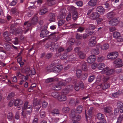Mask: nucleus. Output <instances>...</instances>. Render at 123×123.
<instances>
[{
  "mask_svg": "<svg viewBox=\"0 0 123 123\" xmlns=\"http://www.w3.org/2000/svg\"><path fill=\"white\" fill-rule=\"evenodd\" d=\"M38 18L37 17L35 16L32 18L31 21H27L25 22L23 27L26 29L25 33H26L29 31L32 25L36 23L38 21Z\"/></svg>",
  "mask_w": 123,
  "mask_h": 123,
  "instance_id": "1",
  "label": "nucleus"
},
{
  "mask_svg": "<svg viewBox=\"0 0 123 123\" xmlns=\"http://www.w3.org/2000/svg\"><path fill=\"white\" fill-rule=\"evenodd\" d=\"M22 72L24 73L27 74V75L32 78V76L35 75L36 73L35 69L32 68L30 69V67L29 66H26L23 68L22 70Z\"/></svg>",
  "mask_w": 123,
  "mask_h": 123,
  "instance_id": "2",
  "label": "nucleus"
},
{
  "mask_svg": "<svg viewBox=\"0 0 123 123\" xmlns=\"http://www.w3.org/2000/svg\"><path fill=\"white\" fill-rule=\"evenodd\" d=\"M75 109L72 110L71 113L69 115L70 117L72 118V122L71 123H79L78 121L80 120L81 117L79 115H76Z\"/></svg>",
  "mask_w": 123,
  "mask_h": 123,
  "instance_id": "3",
  "label": "nucleus"
},
{
  "mask_svg": "<svg viewBox=\"0 0 123 123\" xmlns=\"http://www.w3.org/2000/svg\"><path fill=\"white\" fill-rule=\"evenodd\" d=\"M32 107L31 105L29 104V102L26 101L24 103V106L22 109L26 111V113L28 115H30L32 112Z\"/></svg>",
  "mask_w": 123,
  "mask_h": 123,
  "instance_id": "4",
  "label": "nucleus"
},
{
  "mask_svg": "<svg viewBox=\"0 0 123 123\" xmlns=\"http://www.w3.org/2000/svg\"><path fill=\"white\" fill-rule=\"evenodd\" d=\"M52 95L54 98H57L59 101H65L67 99L66 96L64 95H59V93L57 92H53L52 93Z\"/></svg>",
  "mask_w": 123,
  "mask_h": 123,
  "instance_id": "5",
  "label": "nucleus"
},
{
  "mask_svg": "<svg viewBox=\"0 0 123 123\" xmlns=\"http://www.w3.org/2000/svg\"><path fill=\"white\" fill-rule=\"evenodd\" d=\"M17 76L20 79L18 83V84L20 85H21L24 82H25L26 80H28L29 76V75H27L25 76L20 72L18 73L17 74Z\"/></svg>",
  "mask_w": 123,
  "mask_h": 123,
  "instance_id": "6",
  "label": "nucleus"
},
{
  "mask_svg": "<svg viewBox=\"0 0 123 123\" xmlns=\"http://www.w3.org/2000/svg\"><path fill=\"white\" fill-rule=\"evenodd\" d=\"M93 109V107H91L88 110L87 114L88 116H87V115L86 114V110H85L86 118L87 123H90L91 121H92L91 118L92 116Z\"/></svg>",
  "mask_w": 123,
  "mask_h": 123,
  "instance_id": "7",
  "label": "nucleus"
},
{
  "mask_svg": "<svg viewBox=\"0 0 123 123\" xmlns=\"http://www.w3.org/2000/svg\"><path fill=\"white\" fill-rule=\"evenodd\" d=\"M41 100L40 99L37 100L36 99H34L33 101V106L35 107L36 111H38L41 106Z\"/></svg>",
  "mask_w": 123,
  "mask_h": 123,
  "instance_id": "8",
  "label": "nucleus"
},
{
  "mask_svg": "<svg viewBox=\"0 0 123 123\" xmlns=\"http://www.w3.org/2000/svg\"><path fill=\"white\" fill-rule=\"evenodd\" d=\"M118 56V53L117 52H114L108 54L107 56L109 59L114 60Z\"/></svg>",
  "mask_w": 123,
  "mask_h": 123,
  "instance_id": "9",
  "label": "nucleus"
},
{
  "mask_svg": "<svg viewBox=\"0 0 123 123\" xmlns=\"http://www.w3.org/2000/svg\"><path fill=\"white\" fill-rule=\"evenodd\" d=\"M84 87V84L81 81L79 82V84H75L74 88L76 91H78L80 88L81 89H83Z\"/></svg>",
  "mask_w": 123,
  "mask_h": 123,
  "instance_id": "10",
  "label": "nucleus"
},
{
  "mask_svg": "<svg viewBox=\"0 0 123 123\" xmlns=\"http://www.w3.org/2000/svg\"><path fill=\"white\" fill-rule=\"evenodd\" d=\"M119 18H113L109 21V24L113 26L117 25L119 22Z\"/></svg>",
  "mask_w": 123,
  "mask_h": 123,
  "instance_id": "11",
  "label": "nucleus"
},
{
  "mask_svg": "<svg viewBox=\"0 0 123 123\" xmlns=\"http://www.w3.org/2000/svg\"><path fill=\"white\" fill-rule=\"evenodd\" d=\"M63 68V67L62 65H57L56 66H54L53 71L54 72L57 73L60 72Z\"/></svg>",
  "mask_w": 123,
  "mask_h": 123,
  "instance_id": "12",
  "label": "nucleus"
},
{
  "mask_svg": "<svg viewBox=\"0 0 123 123\" xmlns=\"http://www.w3.org/2000/svg\"><path fill=\"white\" fill-rule=\"evenodd\" d=\"M99 16V14L97 11L92 12L89 16L90 18L93 20L96 19L98 18Z\"/></svg>",
  "mask_w": 123,
  "mask_h": 123,
  "instance_id": "13",
  "label": "nucleus"
},
{
  "mask_svg": "<svg viewBox=\"0 0 123 123\" xmlns=\"http://www.w3.org/2000/svg\"><path fill=\"white\" fill-rule=\"evenodd\" d=\"M104 72L107 75L113 74L115 73V69H110L109 68H107L103 69Z\"/></svg>",
  "mask_w": 123,
  "mask_h": 123,
  "instance_id": "14",
  "label": "nucleus"
},
{
  "mask_svg": "<svg viewBox=\"0 0 123 123\" xmlns=\"http://www.w3.org/2000/svg\"><path fill=\"white\" fill-rule=\"evenodd\" d=\"M122 60L120 59H117L114 62V64H116V66L120 68L123 66V63H122Z\"/></svg>",
  "mask_w": 123,
  "mask_h": 123,
  "instance_id": "15",
  "label": "nucleus"
},
{
  "mask_svg": "<svg viewBox=\"0 0 123 123\" xmlns=\"http://www.w3.org/2000/svg\"><path fill=\"white\" fill-rule=\"evenodd\" d=\"M49 32L47 30H41L40 34V37L42 38H43L49 36Z\"/></svg>",
  "mask_w": 123,
  "mask_h": 123,
  "instance_id": "16",
  "label": "nucleus"
},
{
  "mask_svg": "<svg viewBox=\"0 0 123 123\" xmlns=\"http://www.w3.org/2000/svg\"><path fill=\"white\" fill-rule=\"evenodd\" d=\"M110 86L109 83H103L102 84L99 85L98 86H99L101 87L103 90H105L109 88Z\"/></svg>",
  "mask_w": 123,
  "mask_h": 123,
  "instance_id": "17",
  "label": "nucleus"
},
{
  "mask_svg": "<svg viewBox=\"0 0 123 123\" xmlns=\"http://www.w3.org/2000/svg\"><path fill=\"white\" fill-rule=\"evenodd\" d=\"M96 59V57L95 55H91L88 58L87 61L88 63L91 64L95 61Z\"/></svg>",
  "mask_w": 123,
  "mask_h": 123,
  "instance_id": "18",
  "label": "nucleus"
},
{
  "mask_svg": "<svg viewBox=\"0 0 123 123\" xmlns=\"http://www.w3.org/2000/svg\"><path fill=\"white\" fill-rule=\"evenodd\" d=\"M109 47V45L108 43H106L104 44L103 45L101 46L100 45L96 46L97 48L99 49L100 48L103 50H106Z\"/></svg>",
  "mask_w": 123,
  "mask_h": 123,
  "instance_id": "19",
  "label": "nucleus"
},
{
  "mask_svg": "<svg viewBox=\"0 0 123 123\" xmlns=\"http://www.w3.org/2000/svg\"><path fill=\"white\" fill-rule=\"evenodd\" d=\"M51 34L49 35V37L50 38L55 39L56 41L58 40L59 38V37L58 36H56V34H57V32H54L52 33H50Z\"/></svg>",
  "mask_w": 123,
  "mask_h": 123,
  "instance_id": "20",
  "label": "nucleus"
},
{
  "mask_svg": "<svg viewBox=\"0 0 123 123\" xmlns=\"http://www.w3.org/2000/svg\"><path fill=\"white\" fill-rule=\"evenodd\" d=\"M72 79V78L70 77L67 78L65 80L59 82V84L62 85L63 86H65L67 84L71 82Z\"/></svg>",
  "mask_w": 123,
  "mask_h": 123,
  "instance_id": "21",
  "label": "nucleus"
},
{
  "mask_svg": "<svg viewBox=\"0 0 123 123\" xmlns=\"http://www.w3.org/2000/svg\"><path fill=\"white\" fill-rule=\"evenodd\" d=\"M48 11V9L45 6H42L40 9L39 14L40 15H43L47 12Z\"/></svg>",
  "mask_w": 123,
  "mask_h": 123,
  "instance_id": "22",
  "label": "nucleus"
},
{
  "mask_svg": "<svg viewBox=\"0 0 123 123\" xmlns=\"http://www.w3.org/2000/svg\"><path fill=\"white\" fill-rule=\"evenodd\" d=\"M23 101L21 100L17 99L15 101L14 105L15 106H20L21 107L23 105Z\"/></svg>",
  "mask_w": 123,
  "mask_h": 123,
  "instance_id": "23",
  "label": "nucleus"
},
{
  "mask_svg": "<svg viewBox=\"0 0 123 123\" xmlns=\"http://www.w3.org/2000/svg\"><path fill=\"white\" fill-rule=\"evenodd\" d=\"M96 10L97 12H98L101 14L104 13L105 11V9L101 6L97 7Z\"/></svg>",
  "mask_w": 123,
  "mask_h": 123,
  "instance_id": "24",
  "label": "nucleus"
},
{
  "mask_svg": "<svg viewBox=\"0 0 123 123\" xmlns=\"http://www.w3.org/2000/svg\"><path fill=\"white\" fill-rule=\"evenodd\" d=\"M59 82L58 83L53 86L52 89L56 90H58L60 89L61 88V86H63L62 85L59 84Z\"/></svg>",
  "mask_w": 123,
  "mask_h": 123,
  "instance_id": "25",
  "label": "nucleus"
},
{
  "mask_svg": "<svg viewBox=\"0 0 123 123\" xmlns=\"http://www.w3.org/2000/svg\"><path fill=\"white\" fill-rule=\"evenodd\" d=\"M55 14L53 13H50L49 14V21L50 22L54 21L55 19Z\"/></svg>",
  "mask_w": 123,
  "mask_h": 123,
  "instance_id": "26",
  "label": "nucleus"
},
{
  "mask_svg": "<svg viewBox=\"0 0 123 123\" xmlns=\"http://www.w3.org/2000/svg\"><path fill=\"white\" fill-rule=\"evenodd\" d=\"M97 117L98 119L100 120H105V116L104 115L100 113H98L97 115Z\"/></svg>",
  "mask_w": 123,
  "mask_h": 123,
  "instance_id": "27",
  "label": "nucleus"
},
{
  "mask_svg": "<svg viewBox=\"0 0 123 123\" xmlns=\"http://www.w3.org/2000/svg\"><path fill=\"white\" fill-rule=\"evenodd\" d=\"M97 0H91L88 3V5L91 6H95L97 2Z\"/></svg>",
  "mask_w": 123,
  "mask_h": 123,
  "instance_id": "28",
  "label": "nucleus"
},
{
  "mask_svg": "<svg viewBox=\"0 0 123 123\" xmlns=\"http://www.w3.org/2000/svg\"><path fill=\"white\" fill-rule=\"evenodd\" d=\"M115 15V13L111 12L108 13L106 15V16L108 19L114 17Z\"/></svg>",
  "mask_w": 123,
  "mask_h": 123,
  "instance_id": "29",
  "label": "nucleus"
},
{
  "mask_svg": "<svg viewBox=\"0 0 123 123\" xmlns=\"http://www.w3.org/2000/svg\"><path fill=\"white\" fill-rule=\"evenodd\" d=\"M57 47V45L56 44L52 43L51 46V48H50L49 49L51 51L53 52L56 50Z\"/></svg>",
  "mask_w": 123,
  "mask_h": 123,
  "instance_id": "30",
  "label": "nucleus"
},
{
  "mask_svg": "<svg viewBox=\"0 0 123 123\" xmlns=\"http://www.w3.org/2000/svg\"><path fill=\"white\" fill-rule=\"evenodd\" d=\"M24 30H22L20 29H18L16 31V33L18 34H19V35H21L22 34L23 32L24 31H25H25L26 30V29L24 28L23 27Z\"/></svg>",
  "mask_w": 123,
  "mask_h": 123,
  "instance_id": "31",
  "label": "nucleus"
},
{
  "mask_svg": "<svg viewBox=\"0 0 123 123\" xmlns=\"http://www.w3.org/2000/svg\"><path fill=\"white\" fill-rule=\"evenodd\" d=\"M79 57L81 59H84L85 57L86 54L82 51H80L78 53Z\"/></svg>",
  "mask_w": 123,
  "mask_h": 123,
  "instance_id": "32",
  "label": "nucleus"
},
{
  "mask_svg": "<svg viewBox=\"0 0 123 123\" xmlns=\"http://www.w3.org/2000/svg\"><path fill=\"white\" fill-rule=\"evenodd\" d=\"M69 92V90H68L67 88H66L63 90L61 92V95H64L66 96L65 95L68 93Z\"/></svg>",
  "mask_w": 123,
  "mask_h": 123,
  "instance_id": "33",
  "label": "nucleus"
},
{
  "mask_svg": "<svg viewBox=\"0 0 123 123\" xmlns=\"http://www.w3.org/2000/svg\"><path fill=\"white\" fill-rule=\"evenodd\" d=\"M102 80L103 83H109L110 80V78L107 76H104L102 79Z\"/></svg>",
  "mask_w": 123,
  "mask_h": 123,
  "instance_id": "34",
  "label": "nucleus"
},
{
  "mask_svg": "<svg viewBox=\"0 0 123 123\" xmlns=\"http://www.w3.org/2000/svg\"><path fill=\"white\" fill-rule=\"evenodd\" d=\"M99 52L98 49H93L91 51V53L93 55H97Z\"/></svg>",
  "mask_w": 123,
  "mask_h": 123,
  "instance_id": "35",
  "label": "nucleus"
},
{
  "mask_svg": "<svg viewBox=\"0 0 123 123\" xmlns=\"http://www.w3.org/2000/svg\"><path fill=\"white\" fill-rule=\"evenodd\" d=\"M88 74L87 73H83L80 76V78L82 80H85L87 78Z\"/></svg>",
  "mask_w": 123,
  "mask_h": 123,
  "instance_id": "36",
  "label": "nucleus"
},
{
  "mask_svg": "<svg viewBox=\"0 0 123 123\" xmlns=\"http://www.w3.org/2000/svg\"><path fill=\"white\" fill-rule=\"evenodd\" d=\"M105 66V64L103 63H101L99 64H98L97 67L98 69L99 70H102L103 69Z\"/></svg>",
  "mask_w": 123,
  "mask_h": 123,
  "instance_id": "37",
  "label": "nucleus"
},
{
  "mask_svg": "<svg viewBox=\"0 0 123 123\" xmlns=\"http://www.w3.org/2000/svg\"><path fill=\"white\" fill-rule=\"evenodd\" d=\"M82 68L84 71H86L87 70V64L86 62H84L83 63L82 65Z\"/></svg>",
  "mask_w": 123,
  "mask_h": 123,
  "instance_id": "38",
  "label": "nucleus"
},
{
  "mask_svg": "<svg viewBox=\"0 0 123 123\" xmlns=\"http://www.w3.org/2000/svg\"><path fill=\"white\" fill-rule=\"evenodd\" d=\"M96 78V77L94 75H90L88 79V81L89 82L91 83L92 81Z\"/></svg>",
  "mask_w": 123,
  "mask_h": 123,
  "instance_id": "39",
  "label": "nucleus"
},
{
  "mask_svg": "<svg viewBox=\"0 0 123 123\" xmlns=\"http://www.w3.org/2000/svg\"><path fill=\"white\" fill-rule=\"evenodd\" d=\"M104 28L103 27H100L98 28L97 31L101 35H103L104 33Z\"/></svg>",
  "mask_w": 123,
  "mask_h": 123,
  "instance_id": "40",
  "label": "nucleus"
},
{
  "mask_svg": "<svg viewBox=\"0 0 123 123\" xmlns=\"http://www.w3.org/2000/svg\"><path fill=\"white\" fill-rule=\"evenodd\" d=\"M60 61L59 60H55L51 62V65L54 66H55L56 65L59 64L60 63Z\"/></svg>",
  "mask_w": 123,
  "mask_h": 123,
  "instance_id": "41",
  "label": "nucleus"
},
{
  "mask_svg": "<svg viewBox=\"0 0 123 123\" xmlns=\"http://www.w3.org/2000/svg\"><path fill=\"white\" fill-rule=\"evenodd\" d=\"M47 2L48 5L49 6L53 5L56 3L55 0H48Z\"/></svg>",
  "mask_w": 123,
  "mask_h": 123,
  "instance_id": "42",
  "label": "nucleus"
},
{
  "mask_svg": "<svg viewBox=\"0 0 123 123\" xmlns=\"http://www.w3.org/2000/svg\"><path fill=\"white\" fill-rule=\"evenodd\" d=\"M11 12L13 14L17 15L18 14V10L16 7L12 8L11 10Z\"/></svg>",
  "mask_w": 123,
  "mask_h": 123,
  "instance_id": "43",
  "label": "nucleus"
},
{
  "mask_svg": "<svg viewBox=\"0 0 123 123\" xmlns=\"http://www.w3.org/2000/svg\"><path fill=\"white\" fill-rule=\"evenodd\" d=\"M87 29L89 30H94L95 27V25L93 24H91L87 25Z\"/></svg>",
  "mask_w": 123,
  "mask_h": 123,
  "instance_id": "44",
  "label": "nucleus"
},
{
  "mask_svg": "<svg viewBox=\"0 0 123 123\" xmlns=\"http://www.w3.org/2000/svg\"><path fill=\"white\" fill-rule=\"evenodd\" d=\"M82 105H79L77 107L76 110L78 113H80L82 112Z\"/></svg>",
  "mask_w": 123,
  "mask_h": 123,
  "instance_id": "45",
  "label": "nucleus"
},
{
  "mask_svg": "<svg viewBox=\"0 0 123 123\" xmlns=\"http://www.w3.org/2000/svg\"><path fill=\"white\" fill-rule=\"evenodd\" d=\"M72 18L74 20H75L78 18L77 12H73L72 14Z\"/></svg>",
  "mask_w": 123,
  "mask_h": 123,
  "instance_id": "46",
  "label": "nucleus"
},
{
  "mask_svg": "<svg viewBox=\"0 0 123 123\" xmlns=\"http://www.w3.org/2000/svg\"><path fill=\"white\" fill-rule=\"evenodd\" d=\"M75 37L77 40L83 39L82 34L77 33L75 36Z\"/></svg>",
  "mask_w": 123,
  "mask_h": 123,
  "instance_id": "47",
  "label": "nucleus"
},
{
  "mask_svg": "<svg viewBox=\"0 0 123 123\" xmlns=\"http://www.w3.org/2000/svg\"><path fill=\"white\" fill-rule=\"evenodd\" d=\"M53 68H54V66L53 65H51V63L50 65H49L47 66L45 70L48 71L50 70H53Z\"/></svg>",
  "mask_w": 123,
  "mask_h": 123,
  "instance_id": "48",
  "label": "nucleus"
},
{
  "mask_svg": "<svg viewBox=\"0 0 123 123\" xmlns=\"http://www.w3.org/2000/svg\"><path fill=\"white\" fill-rule=\"evenodd\" d=\"M70 108L68 107H65L62 109V111L65 113H67L69 111Z\"/></svg>",
  "mask_w": 123,
  "mask_h": 123,
  "instance_id": "49",
  "label": "nucleus"
},
{
  "mask_svg": "<svg viewBox=\"0 0 123 123\" xmlns=\"http://www.w3.org/2000/svg\"><path fill=\"white\" fill-rule=\"evenodd\" d=\"M120 90V89H119L118 90L119 91L117 92H115L112 94L111 96L115 98H116L117 97L119 94H120V92L119 91Z\"/></svg>",
  "mask_w": 123,
  "mask_h": 123,
  "instance_id": "50",
  "label": "nucleus"
},
{
  "mask_svg": "<svg viewBox=\"0 0 123 123\" xmlns=\"http://www.w3.org/2000/svg\"><path fill=\"white\" fill-rule=\"evenodd\" d=\"M51 113L53 114V115L54 114H60V112L59 110L57 109H53Z\"/></svg>",
  "mask_w": 123,
  "mask_h": 123,
  "instance_id": "51",
  "label": "nucleus"
},
{
  "mask_svg": "<svg viewBox=\"0 0 123 123\" xmlns=\"http://www.w3.org/2000/svg\"><path fill=\"white\" fill-rule=\"evenodd\" d=\"M120 35V33L118 32H114L113 34V37L116 38L119 36Z\"/></svg>",
  "mask_w": 123,
  "mask_h": 123,
  "instance_id": "52",
  "label": "nucleus"
},
{
  "mask_svg": "<svg viewBox=\"0 0 123 123\" xmlns=\"http://www.w3.org/2000/svg\"><path fill=\"white\" fill-rule=\"evenodd\" d=\"M68 59H67V60L69 61L73 60L75 59L74 55L73 54L68 56Z\"/></svg>",
  "mask_w": 123,
  "mask_h": 123,
  "instance_id": "53",
  "label": "nucleus"
},
{
  "mask_svg": "<svg viewBox=\"0 0 123 123\" xmlns=\"http://www.w3.org/2000/svg\"><path fill=\"white\" fill-rule=\"evenodd\" d=\"M68 55L66 54H64L62 56H60V58L61 59L63 60L65 59H68Z\"/></svg>",
  "mask_w": 123,
  "mask_h": 123,
  "instance_id": "54",
  "label": "nucleus"
},
{
  "mask_svg": "<svg viewBox=\"0 0 123 123\" xmlns=\"http://www.w3.org/2000/svg\"><path fill=\"white\" fill-rule=\"evenodd\" d=\"M65 21L63 19H61L59 21L58 25L59 26H61L65 23Z\"/></svg>",
  "mask_w": 123,
  "mask_h": 123,
  "instance_id": "55",
  "label": "nucleus"
},
{
  "mask_svg": "<svg viewBox=\"0 0 123 123\" xmlns=\"http://www.w3.org/2000/svg\"><path fill=\"white\" fill-rule=\"evenodd\" d=\"M14 93L11 92L10 93L7 97V99H10L11 98L13 97L14 96Z\"/></svg>",
  "mask_w": 123,
  "mask_h": 123,
  "instance_id": "56",
  "label": "nucleus"
},
{
  "mask_svg": "<svg viewBox=\"0 0 123 123\" xmlns=\"http://www.w3.org/2000/svg\"><path fill=\"white\" fill-rule=\"evenodd\" d=\"M96 43V41H92L90 40L89 43V45L91 46H93L95 45Z\"/></svg>",
  "mask_w": 123,
  "mask_h": 123,
  "instance_id": "57",
  "label": "nucleus"
},
{
  "mask_svg": "<svg viewBox=\"0 0 123 123\" xmlns=\"http://www.w3.org/2000/svg\"><path fill=\"white\" fill-rule=\"evenodd\" d=\"M13 117L12 113L11 112L7 114V118L9 120L12 119Z\"/></svg>",
  "mask_w": 123,
  "mask_h": 123,
  "instance_id": "58",
  "label": "nucleus"
},
{
  "mask_svg": "<svg viewBox=\"0 0 123 123\" xmlns=\"http://www.w3.org/2000/svg\"><path fill=\"white\" fill-rule=\"evenodd\" d=\"M76 74L77 77L81 76L82 74V71L80 69H78L76 71Z\"/></svg>",
  "mask_w": 123,
  "mask_h": 123,
  "instance_id": "59",
  "label": "nucleus"
},
{
  "mask_svg": "<svg viewBox=\"0 0 123 123\" xmlns=\"http://www.w3.org/2000/svg\"><path fill=\"white\" fill-rule=\"evenodd\" d=\"M40 116L43 118L45 116V112L43 110H41L40 112Z\"/></svg>",
  "mask_w": 123,
  "mask_h": 123,
  "instance_id": "60",
  "label": "nucleus"
},
{
  "mask_svg": "<svg viewBox=\"0 0 123 123\" xmlns=\"http://www.w3.org/2000/svg\"><path fill=\"white\" fill-rule=\"evenodd\" d=\"M54 79L53 78H49L45 80V82L46 83L51 82L53 81Z\"/></svg>",
  "mask_w": 123,
  "mask_h": 123,
  "instance_id": "61",
  "label": "nucleus"
},
{
  "mask_svg": "<svg viewBox=\"0 0 123 123\" xmlns=\"http://www.w3.org/2000/svg\"><path fill=\"white\" fill-rule=\"evenodd\" d=\"M42 104L43 107V108H45L47 106L48 103L46 101L44 100L42 102Z\"/></svg>",
  "mask_w": 123,
  "mask_h": 123,
  "instance_id": "62",
  "label": "nucleus"
},
{
  "mask_svg": "<svg viewBox=\"0 0 123 123\" xmlns=\"http://www.w3.org/2000/svg\"><path fill=\"white\" fill-rule=\"evenodd\" d=\"M104 59V57L102 56H99L97 59L98 62H101Z\"/></svg>",
  "mask_w": 123,
  "mask_h": 123,
  "instance_id": "63",
  "label": "nucleus"
},
{
  "mask_svg": "<svg viewBox=\"0 0 123 123\" xmlns=\"http://www.w3.org/2000/svg\"><path fill=\"white\" fill-rule=\"evenodd\" d=\"M117 41L118 42H122L123 41V37L120 35L117 38Z\"/></svg>",
  "mask_w": 123,
  "mask_h": 123,
  "instance_id": "64",
  "label": "nucleus"
}]
</instances>
